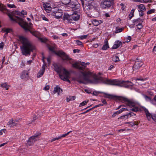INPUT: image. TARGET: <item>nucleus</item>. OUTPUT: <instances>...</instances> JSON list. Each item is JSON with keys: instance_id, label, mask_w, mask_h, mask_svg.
I'll use <instances>...</instances> for the list:
<instances>
[{"instance_id": "1", "label": "nucleus", "mask_w": 156, "mask_h": 156, "mask_svg": "<svg viewBox=\"0 0 156 156\" xmlns=\"http://www.w3.org/2000/svg\"><path fill=\"white\" fill-rule=\"evenodd\" d=\"M92 82L94 84L103 83L112 85L124 87L126 88H129L133 85V83L129 81H120L116 79H105L101 76L95 77L92 81Z\"/></svg>"}, {"instance_id": "2", "label": "nucleus", "mask_w": 156, "mask_h": 156, "mask_svg": "<svg viewBox=\"0 0 156 156\" xmlns=\"http://www.w3.org/2000/svg\"><path fill=\"white\" fill-rule=\"evenodd\" d=\"M20 41L22 45L20 48L22 54L26 56L30 55V53L36 50V48L27 38L22 36H19Z\"/></svg>"}, {"instance_id": "3", "label": "nucleus", "mask_w": 156, "mask_h": 156, "mask_svg": "<svg viewBox=\"0 0 156 156\" xmlns=\"http://www.w3.org/2000/svg\"><path fill=\"white\" fill-rule=\"evenodd\" d=\"M117 97H123L124 98L127 99L128 100V101H129V102L128 101H125L116 98H115V99H113L121 101L123 103H126V105L129 106V108H122L120 109L119 110V111H118L115 112V113H116V114H119L121 113L125 110H127L129 111H132L135 112H137L139 111V108L136 106V104L132 100L129 99L128 98L124 97L117 96Z\"/></svg>"}, {"instance_id": "4", "label": "nucleus", "mask_w": 156, "mask_h": 156, "mask_svg": "<svg viewBox=\"0 0 156 156\" xmlns=\"http://www.w3.org/2000/svg\"><path fill=\"white\" fill-rule=\"evenodd\" d=\"M17 20L19 21V24L25 30V31H29L33 35L37 38L38 39L40 37H39L40 34L39 32L32 30L31 28L33 27V25L31 23H30L28 25V23L25 22L23 19L18 17H17Z\"/></svg>"}, {"instance_id": "5", "label": "nucleus", "mask_w": 156, "mask_h": 156, "mask_svg": "<svg viewBox=\"0 0 156 156\" xmlns=\"http://www.w3.org/2000/svg\"><path fill=\"white\" fill-rule=\"evenodd\" d=\"M53 66L54 67L55 70L59 74V76L61 79L64 81L70 83V81L69 79V73L68 71L63 68L62 66L58 65L57 64H54Z\"/></svg>"}, {"instance_id": "6", "label": "nucleus", "mask_w": 156, "mask_h": 156, "mask_svg": "<svg viewBox=\"0 0 156 156\" xmlns=\"http://www.w3.org/2000/svg\"><path fill=\"white\" fill-rule=\"evenodd\" d=\"M80 73L82 74L83 76L81 75H80L79 76L76 77L75 79L76 80L80 83L85 84L84 80L90 81L91 83H93L92 82V81L94 80V78L95 77H98L97 76L94 77L93 79L91 80L90 79V78L92 76L91 73L89 72H83L82 71H81Z\"/></svg>"}, {"instance_id": "7", "label": "nucleus", "mask_w": 156, "mask_h": 156, "mask_svg": "<svg viewBox=\"0 0 156 156\" xmlns=\"http://www.w3.org/2000/svg\"><path fill=\"white\" fill-rule=\"evenodd\" d=\"M47 47L49 50L51 51L54 53L55 54L61 57L63 60H69V62L70 63H72L71 61L72 59L70 58V57L64 52L61 51H59L58 52H56L54 50L55 48L54 47L51 46L49 44L47 45Z\"/></svg>"}, {"instance_id": "8", "label": "nucleus", "mask_w": 156, "mask_h": 156, "mask_svg": "<svg viewBox=\"0 0 156 156\" xmlns=\"http://www.w3.org/2000/svg\"><path fill=\"white\" fill-rule=\"evenodd\" d=\"M98 94H104L103 97L105 98H108L109 99H114L115 98L120 100H122L125 101H129L127 99L123 97H117V96L113 95L107 94L104 92L101 91H94L92 93L93 95L97 96Z\"/></svg>"}, {"instance_id": "9", "label": "nucleus", "mask_w": 156, "mask_h": 156, "mask_svg": "<svg viewBox=\"0 0 156 156\" xmlns=\"http://www.w3.org/2000/svg\"><path fill=\"white\" fill-rule=\"evenodd\" d=\"M2 10L7 13L11 21L15 22L18 23L19 24V21L17 20V17L23 19L19 16H14V15H16V12L17 11L16 10L13 11L12 12H11L8 9L5 8H2Z\"/></svg>"}, {"instance_id": "10", "label": "nucleus", "mask_w": 156, "mask_h": 156, "mask_svg": "<svg viewBox=\"0 0 156 156\" xmlns=\"http://www.w3.org/2000/svg\"><path fill=\"white\" fill-rule=\"evenodd\" d=\"M69 5V6L72 8V11L74 12L75 11L79 10V12H80L79 9L80 5L77 1L75 0L74 2H71Z\"/></svg>"}, {"instance_id": "11", "label": "nucleus", "mask_w": 156, "mask_h": 156, "mask_svg": "<svg viewBox=\"0 0 156 156\" xmlns=\"http://www.w3.org/2000/svg\"><path fill=\"white\" fill-rule=\"evenodd\" d=\"M40 133L35 134L34 136L30 137L27 142V145L30 146L33 144L37 140L36 138L40 135Z\"/></svg>"}, {"instance_id": "12", "label": "nucleus", "mask_w": 156, "mask_h": 156, "mask_svg": "<svg viewBox=\"0 0 156 156\" xmlns=\"http://www.w3.org/2000/svg\"><path fill=\"white\" fill-rule=\"evenodd\" d=\"M113 3V2L108 0L102 1L101 3V8L103 9L110 8Z\"/></svg>"}, {"instance_id": "13", "label": "nucleus", "mask_w": 156, "mask_h": 156, "mask_svg": "<svg viewBox=\"0 0 156 156\" xmlns=\"http://www.w3.org/2000/svg\"><path fill=\"white\" fill-rule=\"evenodd\" d=\"M143 109L145 112L147 117L148 120H150L151 118L154 121L156 122V115H151V114L149 112L147 109L144 107L143 108Z\"/></svg>"}, {"instance_id": "14", "label": "nucleus", "mask_w": 156, "mask_h": 156, "mask_svg": "<svg viewBox=\"0 0 156 156\" xmlns=\"http://www.w3.org/2000/svg\"><path fill=\"white\" fill-rule=\"evenodd\" d=\"M143 63L142 62L139 60V59L136 58L135 61V63L133 67V71H137L142 66Z\"/></svg>"}, {"instance_id": "15", "label": "nucleus", "mask_w": 156, "mask_h": 156, "mask_svg": "<svg viewBox=\"0 0 156 156\" xmlns=\"http://www.w3.org/2000/svg\"><path fill=\"white\" fill-rule=\"evenodd\" d=\"M82 5L84 9L87 10H90L93 8V6L91 5V3H87L86 4L85 6L84 5V0H81Z\"/></svg>"}, {"instance_id": "16", "label": "nucleus", "mask_w": 156, "mask_h": 156, "mask_svg": "<svg viewBox=\"0 0 156 156\" xmlns=\"http://www.w3.org/2000/svg\"><path fill=\"white\" fill-rule=\"evenodd\" d=\"M80 12H79V10L75 11L73 12L72 14V21L73 20L76 21L79 19L80 17Z\"/></svg>"}, {"instance_id": "17", "label": "nucleus", "mask_w": 156, "mask_h": 156, "mask_svg": "<svg viewBox=\"0 0 156 156\" xmlns=\"http://www.w3.org/2000/svg\"><path fill=\"white\" fill-rule=\"evenodd\" d=\"M63 20L67 21L68 23H71L72 21V14L69 15L66 13H64L63 16Z\"/></svg>"}, {"instance_id": "18", "label": "nucleus", "mask_w": 156, "mask_h": 156, "mask_svg": "<svg viewBox=\"0 0 156 156\" xmlns=\"http://www.w3.org/2000/svg\"><path fill=\"white\" fill-rule=\"evenodd\" d=\"M20 77L22 79L27 80L29 78V74L27 71H23L21 73Z\"/></svg>"}, {"instance_id": "19", "label": "nucleus", "mask_w": 156, "mask_h": 156, "mask_svg": "<svg viewBox=\"0 0 156 156\" xmlns=\"http://www.w3.org/2000/svg\"><path fill=\"white\" fill-rule=\"evenodd\" d=\"M46 65L44 64L42 66L41 69H40L39 72L38 73L37 75V77L39 78L41 77L43 74L45 69Z\"/></svg>"}, {"instance_id": "20", "label": "nucleus", "mask_w": 156, "mask_h": 156, "mask_svg": "<svg viewBox=\"0 0 156 156\" xmlns=\"http://www.w3.org/2000/svg\"><path fill=\"white\" fill-rule=\"evenodd\" d=\"M52 15L55 16L57 19H59L63 15L62 12H59L58 11L54 12L51 14Z\"/></svg>"}, {"instance_id": "21", "label": "nucleus", "mask_w": 156, "mask_h": 156, "mask_svg": "<svg viewBox=\"0 0 156 156\" xmlns=\"http://www.w3.org/2000/svg\"><path fill=\"white\" fill-rule=\"evenodd\" d=\"M122 42L119 41H115V43L113 45L112 48V49H116L118 48L120 46H122Z\"/></svg>"}, {"instance_id": "22", "label": "nucleus", "mask_w": 156, "mask_h": 156, "mask_svg": "<svg viewBox=\"0 0 156 156\" xmlns=\"http://www.w3.org/2000/svg\"><path fill=\"white\" fill-rule=\"evenodd\" d=\"M62 92V89H61L58 86H57L54 88V90L53 91V94H55L56 93H57L59 95L60 92Z\"/></svg>"}, {"instance_id": "23", "label": "nucleus", "mask_w": 156, "mask_h": 156, "mask_svg": "<svg viewBox=\"0 0 156 156\" xmlns=\"http://www.w3.org/2000/svg\"><path fill=\"white\" fill-rule=\"evenodd\" d=\"M18 121L17 120H14L13 119L10 120L7 123V125L10 126L11 125L13 126H16L17 124Z\"/></svg>"}, {"instance_id": "24", "label": "nucleus", "mask_w": 156, "mask_h": 156, "mask_svg": "<svg viewBox=\"0 0 156 156\" xmlns=\"http://www.w3.org/2000/svg\"><path fill=\"white\" fill-rule=\"evenodd\" d=\"M143 21V20L142 19L140 18L137 19H134L133 21V23L134 24V25L136 24H138L140 23H142Z\"/></svg>"}, {"instance_id": "25", "label": "nucleus", "mask_w": 156, "mask_h": 156, "mask_svg": "<svg viewBox=\"0 0 156 156\" xmlns=\"http://www.w3.org/2000/svg\"><path fill=\"white\" fill-rule=\"evenodd\" d=\"M104 44L102 48L103 50H106L107 48H109L108 41L107 39H105L104 41Z\"/></svg>"}, {"instance_id": "26", "label": "nucleus", "mask_w": 156, "mask_h": 156, "mask_svg": "<svg viewBox=\"0 0 156 156\" xmlns=\"http://www.w3.org/2000/svg\"><path fill=\"white\" fill-rule=\"evenodd\" d=\"M1 85V87L5 88L6 90H8L10 87V86L8 85L6 83H2Z\"/></svg>"}, {"instance_id": "27", "label": "nucleus", "mask_w": 156, "mask_h": 156, "mask_svg": "<svg viewBox=\"0 0 156 156\" xmlns=\"http://www.w3.org/2000/svg\"><path fill=\"white\" fill-rule=\"evenodd\" d=\"M144 98L145 100L147 101H149L151 103L154 105H155L154 103H153V100L151 99V98L149 97L148 96L146 95H144Z\"/></svg>"}, {"instance_id": "28", "label": "nucleus", "mask_w": 156, "mask_h": 156, "mask_svg": "<svg viewBox=\"0 0 156 156\" xmlns=\"http://www.w3.org/2000/svg\"><path fill=\"white\" fill-rule=\"evenodd\" d=\"M137 7L139 8L140 11L144 12L146 10L145 6L143 4H140V5H137Z\"/></svg>"}, {"instance_id": "29", "label": "nucleus", "mask_w": 156, "mask_h": 156, "mask_svg": "<svg viewBox=\"0 0 156 156\" xmlns=\"http://www.w3.org/2000/svg\"><path fill=\"white\" fill-rule=\"evenodd\" d=\"M112 60L115 62H117L119 61V57L116 55H114L112 56Z\"/></svg>"}, {"instance_id": "30", "label": "nucleus", "mask_w": 156, "mask_h": 156, "mask_svg": "<svg viewBox=\"0 0 156 156\" xmlns=\"http://www.w3.org/2000/svg\"><path fill=\"white\" fill-rule=\"evenodd\" d=\"M135 9H132L129 15V20H130L134 16V12Z\"/></svg>"}, {"instance_id": "31", "label": "nucleus", "mask_w": 156, "mask_h": 156, "mask_svg": "<svg viewBox=\"0 0 156 156\" xmlns=\"http://www.w3.org/2000/svg\"><path fill=\"white\" fill-rule=\"evenodd\" d=\"M62 3L64 5L69 4L71 0H61Z\"/></svg>"}, {"instance_id": "32", "label": "nucleus", "mask_w": 156, "mask_h": 156, "mask_svg": "<svg viewBox=\"0 0 156 156\" xmlns=\"http://www.w3.org/2000/svg\"><path fill=\"white\" fill-rule=\"evenodd\" d=\"M38 39L40 40L41 42L44 43H46L48 41V39L46 38L40 37L38 38Z\"/></svg>"}, {"instance_id": "33", "label": "nucleus", "mask_w": 156, "mask_h": 156, "mask_svg": "<svg viewBox=\"0 0 156 156\" xmlns=\"http://www.w3.org/2000/svg\"><path fill=\"white\" fill-rule=\"evenodd\" d=\"M93 24L95 26H98L100 23L99 22L96 20H94L92 22Z\"/></svg>"}, {"instance_id": "34", "label": "nucleus", "mask_w": 156, "mask_h": 156, "mask_svg": "<svg viewBox=\"0 0 156 156\" xmlns=\"http://www.w3.org/2000/svg\"><path fill=\"white\" fill-rule=\"evenodd\" d=\"M2 30L3 31L6 32V34H8V33H10L11 31H12V29L9 28L3 29Z\"/></svg>"}, {"instance_id": "35", "label": "nucleus", "mask_w": 156, "mask_h": 156, "mask_svg": "<svg viewBox=\"0 0 156 156\" xmlns=\"http://www.w3.org/2000/svg\"><path fill=\"white\" fill-rule=\"evenodd\" d=\"M142 23H139L136 25L137 29L140 30L143 27V26L142 24Z\"/></svg>"}, {"instance_id": "36", "label": "nucleus", "mask_w": 156, "mask_h": 156, "mask_svg": "<svg viewBox=\"0 0 156 156\" xmlns=\"http://www.w3.org/2000/svg\"><path fill=\"white\" fill-rule=\"evenodd\" d=\"M123 28H117L115 31V33H117L120 32L123 30Z\"/></svg>"}, {"instance_id": "37", "label": "nucleus", "mask_w": 156, "mask_h": 156, "mask_svg": "<svg viewBox=\"0 0 156 156\" xmlns=\"http://www.w3.org/2000/svg\"><path fill=\"white\" fill-rule=\"evenodd\" d=\"M155 10L154 9H152L148 11L147 12V14H150L152 13H154Z\"/></svg>"}, {"instance_id": "38", "label": "nucleus", "mask_w": 156, "mask_h": 156, "mask_svg": "<svg viewBox=\"0 0 156 156\" xmlns=\"http://www.w3.org/2000/svg\"><path fill=\"white\" fill-rule=\"evenodd\" d=\"M119 119H128V115H127V114H126V115H123L122 116H120L119 118Z\"/></svg>"}, {"instance_id": "39", "label": "nucleus", "mask_w": 156, "mask_h": 156, "mask_svg": "<svg viewBox=\"0 0 156 156\" xmlns=\"http://www.w3.org/2000/svg\"><path fill=\"white\" fill-rule=\"evenodd\" d=\"M75 41L76 44L78 45H79V46H81V45L82 46L83 45V43H82V42H81L80 41L77 40Z\"/></svg>"}, {"instance_id": "40", "label": "nucleus", "mask_w": 156, "mask_h": 156, "mask_svg": "<svg viewBox=\"0 0 156 156\" xmlns=\"http://www.w3.org/2000/svg\"><path fill=\"white\" fill-rule=\"evenodd\" d=\"M127 115H128V117L129 116L130 117L132 116H134L136 115V114L133 112H130L128 113Z\"/></svg>"}, {"instance_id": "41", "label": "nucleus", "mask_w": 156, "mask_h": 156, "mask_svg": "<svg viewBox=\"0 0 156 156\" xmlns=\"http://www.w3.org/2000/svg\"><path fill=\"white\" fill-rule=\"evenodd\" d=\"M131 39V37L130 36H129L127 37L125 39V41L126 42H129Z\"/></svg>"}, {"instance_id": "42", "label": "nucleus", "mask_w": 156, "mask_h": 156, "mask_svg": "<svg viewBox=\"0 0 156 156\" xmlns=\"http://www.w3.org/2000/svg\"><path fill=\"white\" fill-rule=\"evenodd\" d=\"M20 16H23L24 15H27V12L26 11H25L24 10H23L22 11L20 12Z\"/></svg>"}, {"instance_id": "43", "label": "nucleus", "mask_w": 156, "mask_h": 156, "mask_svg": "<svg viewBox=\"0 0 156 156\" xmlns=\"http://www.w3.org/2000/svg\"><path fill=\"white\" fill-rule=\"evenodd\" d=\"M88 102V101H83L80 104L79 106L80 107L86 105Z\"/></svg>"}, {"instance_id": "44", "label": "nucleus", "mask_w": 156, "mask_h": 156, "mask_svg": "<svg viewBox=\"0 0 156 156\" xmlns=\"http://www.w3.org/2000/svg\"><path fill=\"white\" fill-rule=\"evenodd\" d=\"M9 8H16V6L14 4L11 5L9 4H7Z\"/></svg>"}, {"instance_id": "45", "label": "nucleus", "mask_w": 156, "mask_h": 156, "mask_svg": "<svg viewBox=\"0 0 156 156\" xmlns=\"http://www.w3.org/2000/svg\"><path fill=\"white\" fill-rule=\"evenodd\" d=\"M79 65L78 64L77 62H76L74 64H72V66L73 67L76 68V69H77L78 67V66Z\"/></svg>"}, {"instance_id": "46", "label": "nucleus", "mask_w": 156, "mask_h": 156, "mask_svg": "<svg viewBox=\"0 0 156 156\" xmlns=\"http://www.w3.org/2000/svg\"><path fill=\"white\" fill-rule=\"evenodd\" d=\"M72 131H70L66 134L62 135L61 136V138L64 137H65L66 136L68 135L69 133H70L72 132Z\"/></svg>"}, {"instance_id": "47", "label": "nucleus", "mask_w": 156, "mask_h": 156, "mask_svg": "<svg viewBox=\"0 0 156 156\" xmlns=\"http://www.w3.org/2000/svg\"><path fill=\"white\" fill-rule=\"evenodd\" d=\"M120 5L122 6L121 9L122 10H124L126 8V6L123 3H121Z\"/></svg>"}, {"instance_id": "48", "label": "nucleus", "mask_w": 156, "mask_h": 156, "mask_svg": "<svg viewBox=\"0 0 156 156\" xmlns=\"http://www.w3.org/2000/svg\"><path fill=\"white\" fill-rule=\"evenodd\" d=\"M85 68L83 66H80L79 65L77 69H78L81 70H83L85 69Z\"/></svg>"}, {"instance_id": "49", "label": "nucleus", "mask_w": 156, "mask_h": 156, "mask_svg": "<svg viewBox=\"0 0 156 156\" xmlns=\"http://www.w3.org/2000/svg\"><path fill=\"white\" fill-rule=\"evenodd\" d=\"M125 124H129L131 126H134V122H126L125 123Z\"/></svg>"}, {"instance_id": "50", "label": "nucleus", "mask_w": 156, "mask_h": 156, "mask_svg": "<svg viewBox=\"0 0 156 156\" xmlns=\"http://www.w3.org/2000/svg\"><path fill=\"white\" fill-rule=\"evenodd\" d=\"M87 36V35H84L81 36L80 37V38H81V39H86Z\"/></svg>"}, {"instance_id": "51", "label": "nucleus", "mask_w": 156, "mask_h": 156, "mask_svg": "<svg viewBox=\"0 0 156 156\" xmlns=\"http://www.w3.org/2000/svg\"><path fill=\"white\" fill-rule=\"evenodd\" d=\"M50 86L49 85L46 86L44 88V90H48L50 88Z\"/></svg>"}, {"instance_id": "52", "label": "nucleus", "mask_w": 156, "mask_h": 156, "mask_svg": "<svg viewBox=\"0 0 156 156\" xmlns=\"http://www.w3.org/2000/svg\"><path fill=\"white\" fill-rule=\"evenodd\" d=\"M80 51V50L79 49H74L73 50V53H76V52H78V53H79Z\"/></svg>"}, {"instance_id": "53", "label": "nucleus", "mask_w": 156, "mask_h": 156, "mask_svg": "<svg viewBox=\"0 0 156 156\" xmlns=\"http://www.w3.org/2000/svg\"><path fill=\"white\" fill-rule=\"evenodd\" d=\"M4 43L3 42L0 43V49H3Z\"/></svg>"}, {"instance_id": "54", "label": "nucleus", "mask_w": 156, "mask_h": 156, "mask_svg": "<svg viewBox=\"0 0 156 156\" xmlns=\"http://www.w3.org/2000/svg\"><path fill=\"white\" fill-rule=\"evenodd\" d=\"M80 65L84 67L85 68H86V66L85 65V63L84 62H80Z\"/></svg>"}, {"instance_id": "55", "label": "nucleus", "mask_w": 156, "mask_h": 156, "mask_svg": "<svg viewBox=\"0 0 156 156\" xmlns=\"http://www.w3.org/2000/svg\"><path fill=\"white\" fill-rule=\"evenodd\" d=\"M90 110H89V109L87 110V111H86L85 112H82L80 114H79V115H80V114H86V113L88 112L89 111H90Z\"/></svg>"}, {"instance_id": "56", "label": "nucleus", "mask_w": 156, "mask_h": 156, "mask_svg": "<svg viewBox=\"0 0 156 156\" xmlns=\"http://www.w3.org/2000/svg\"><path fill=\"white\" fill-rule=\"evenodd\" d=\"M102 103H103V105H107V103L105 99H102L101 100Z\"/></svg>"}, {"instance_id": "57", "label": "nucleus", "mask_w": 156, "mask_h": 156, "mask_svg": "<svg viewBox=\"0 0 156 156\" xmlns=\"http://www.w3.org/2000/svg\"><path fill=\"white\" fill-rule=\"evenodd\" d=\"M37 119V116L36 115H34V117H33V120L32 121V122L34 121L35 120H36Z\"/></svg>"}, {"instance_id": "58", "label": "nucleus", "mask_w": 156, "mask_h": 156, "mask_svg": "<svg viewBox=\"0 0 156 156\" xmlns=\"http://www.w3.org/2000/svg\"><path fill=\"white\" fill-rule=\"evenodd\" d=\"M42 18L43 20H44L45 21H48V19L44 16H43Z\"/></svg>"}, {"instance_id": "59", "label": "nucleus", "mask_w": 156, "mask_h": 156, "mask_svg": "<svg viewBox=\"0 0 156 156\" xmlns=\"http://www.w3.org/2000/svg\"><path fill=\"white\" fill-rule=\"evenodd\" d=\"M139 12H140V13H139V15L140 16H143L144 15V13L143 12H142L141 11H139Z\"/></svg>"}, {"instance_id": "60", "label": "nucleus", "mask_w": 156, "mask_h": 156, "mask_svg": "<svg viewBox=\"0 0 156 156\" xmlns=\"http://www.w3.org/2000/svg\"><path fill=\"white\" fill-rule=\"evenodd\" d=\"M52 37H53L54 39H58V37L56 35L52 36Z\"/></svg>"}, {"instance_id": "61", "label": "nucleus", "mask_w": 156, "mask_h": 156, "mask_svg": "<svg viewBox=\"0 0 156 156\" xmlns=\"http://www.w3.org/2000/svg\"><path fill=\"white\" fill-rule=\"evenodd\" d=\"M114 67V66L112 65H111L110 66L109 68H108V70H111L112 68Z\"/></svg>"}, {"instance_id": "62", "label": "nucleus", "mask_w": 156, "mask_h": 156, "mask_svg": "<svg viewBox=\"0 0 156 156\" xmlns=\"http://www.w3.org/2000/svg\"><path fill=\"white\" fill-rule=\"evenodd\" d=\"M70 98L71 99V100H74L76 98V97L75 96H73L70 97Z\"/></svg>"}, {"instance_id": "63", "label": "nucleus", "mask_w": 156, "mask_h": 156, "mask_svg": "<svg viewBox=\"0 0 156 156\" xmlns=\"http://www.w3.org/2000/svg\"><path fill=\"white\" fill-rule=\"evenodd\" d=\"M57 140V137H56V138H54L52 139L51 140V142H52L53 141H54Z\"/></svg>"}, {"instance_id": "64", "label": "nucleus", "mask_w": 156, "mask_h": 156, "mask_svg": "<svg viewBox=\"0 0 156 156\" xmlns=\"http://www.w3.org/2000/svg\"><path fill=\"white\" fill-rule=\"evenodd\" d=\"M153 52H156V46H155L153 49Z\"/></svg>"}]
</instances>
